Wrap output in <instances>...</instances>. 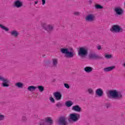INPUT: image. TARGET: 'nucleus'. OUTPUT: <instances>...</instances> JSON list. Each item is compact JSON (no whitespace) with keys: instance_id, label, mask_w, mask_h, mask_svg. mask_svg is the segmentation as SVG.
<instances>
[{"instance_id":"nucleus-20","label":"nucleus","mask_w":125,"mask_h":125,"mask_svg":"<svg viewBox=\"0 0 125 125\" xmlns=\"http://www.w3.org/2000/svg\"><path fill=\"white\" fill-rule=\"evenodd\" d=\"M0 29H2V30H3V31H5L6 32H8V31H9V28H8V27L1 24H0Z\"/></svg>"},{"instance_id":"nucleus-35","label":"nucleus","mask_w":125,"mask_h":125,"mask_svg":"<svg viewBox=\"0 0 125 125\" xmlns=\"http://www.w3.org/2000/svg\"><path fill=\"white\" fill-rule=\"evenodd\" d=\"M74 15H76V16H78L79 15H80V12H74Z\"/></svg>"},{"instance_id":"nucleus-8","label":"nucleus","mask_w":125,"mask_h":125,"mask_svg":"<svg viewBox=\"0 0 125 125\" xmlns=\"http://www.w3.org/2000/svg\"><path fill=\"white\" fill-rule=\"evenodd\" d=\"M58 125H68V122L65 117H61L58 121Z\"/></svg>"},{"instance_id":"nucleus-2","label":"nucleus","mask_w":125,"mask_h":125,"mask_svg":"<svg viewBox=\"0 0 125 125\" xmlns=\"http://www.w3.org/2000/svg\"><path fill=\"white\" fill-rule=\"evenodd\" d=\"M61 52L62 54H65V57L66 58H72L75 56V53H74V50L73 48H70V51H69L68 48H62L61 49Z\"/></svg>"},{"instance_id":"nucleus-21","label":"nucleus","mask_w":125,"mask_h":125,"mask_svg":"<svg viewBox=\"0 0 125 125\" xmlns=\"http://www.w3.org/2000/svg\"><path fill=\"white\" fill-rule=\"evenodd\" d=\"M15 86H17V87H19V88H23V86H24V84L22 83L18 82L15 83Z\"/></svg>"},{"instance_id":"nucleus-39","label":"nucleus","mask_w":125,"mask_h":125,"mask_svg":"<svg viewBox=\"0 0 125 125\" xmlns=\"http://www.w3.org/2000/svg\"><path fill=\"white\" fill-rule=\"evenodd\" d=\"M37 3H38V1H35V4H37Z\"/></svg>"},{"instance_id":"nucleus-17","label":"nucleus","mask_w":125,"mask_h":125,"mask_svg":"<svg viewBox=\"0 0 125 125\" xmlns=\"http://www.w3.org/2000/svg\"><path fill=\"white\" fill-rule=\"evenodd\" d=\"M45 122L46 124H49V125H52L53 124V120H52V119L51 117H48L46 118H45Z\"/></svg>"},{"instance_id":"nucleus-9","label":"nucleus","mask_w":125,"mask_h":125,"mask_svg":"<svg viewBox=\"0 0 125 125\" xmlns=\"http://www.w3.org/2000/svg\"><path fill=\"white\" fill-rule=\"evenodd\" d=\"M13 6L16 8H20L23 6V2L20 0H16L13 2Z\"/></svg>"},{"instance_id":"nucleus-22","label":"nucleus","mask_w":125,"mask_h":125,"mask_svg":"<svg viewBox=\"0 0 125 125\" xmlns=\"http://www.w3.org/2000/svg\"><path fill=\"white\" fill-rule=\"evenodd\" d=\"M37 87L35 86H29L28 88L27 89L29 91H34V90H36L37 89Z\"/></svg>"},{"instance_id":"nucleus-26","label":"nucleus","mask_w":125,"mask_h":125,"mask_svg":"<svg viewBox=\"0 0 125 125\" xmlns=\"http://www.w3.org/2000/svg\"><path fill=\"white\" fill-rule=\"evenodd\" d=\"M104 57L106 59H110L113 57V56H112L111 54H105L104 55Z\"/></svg>"},{"instance_id":"nucleus-36","label":"nucleus","mask_w":125,"mask_h":125,"mask_svg":"<svg viewBox=\"0 0 125 125\" xmlns=\"http://www.w3.org/2000/svg\"><path fill=\"white\" fill-rule=\"evenodd\" d=\"M42 0V5H44V4H45V0Z\"/></svg>"},{"instance_id":"nucleus-1","label":"nucleus","mask_w":125,"mask_h":125,"mask_svg":"<svg viewBox=\"0 0 125 125\" xmlns=\"http://www.w3.org/2000/svg\"><path fill=\"white\" fill-rule=\"evenodd\" d=\"M106 95L110 99H115L116 100H121L124 96L123 92L118 91L117 90H109Z\"/></svg>"},{"instance_id":"nucleus-16","label":"nucleus","mask_w":125,"mask_h":125,"mask_svg":"<svg viewBox=\"0 0 125 125\" xmlns=\"http://www.w3.org/2000/svg\"><path fill=\"white\" fill-rule=\"evenodd\" d=\"M115 68H116L115 66H109L104 68V72H111V71H113Z\"/></svg>"},{"instance_id":"nucleus-4","label":"nucleus","mask_w":125,"mask_h":125,"mask_svg":"<svg viewBox=\"0 0 125 125\" xmlns=\"http://www.w3.org/2000/svg\"><path fill=\"white\" fill-rule=\"evenodd\" d=\"M88 54V51L84 47H80L78 50V55L81 57L83 59L86 58Z\"/></svg>"},{"instance_id":"nucleus-25","label":"nucleus","mask_w":125,"mask_h":125,"mask_svg":"<svg viewBox=\"0 0 125 125\" xmlns=\"http://www.w3.org/2000/svg\"><path fill=\"white\" fill-rule=\"evenodd\" d=\"M11 35L13 37H15V38H17V37H18V35H19V33L17 32H11Z\"/></svg>"},{"instance_id":"nucleus-14","label":"nucleus","mask_w":125,"mask_h":125,"mask_svg":"<svg viewBox=\"0 0 125 125\" xmlns=\"http://www.w3.org/2000/svg\"><path fill=\"white\" fill-rule=\"evenodd\" d=\"M114 11L117 15H122L123 14V9L120 7L115 8Z\"/></svg>"},{"instance_id":"nucleus-30","label":"nucleus","mask_w":125,"mask_h":125,"mask_svg":"<svg viewBox=\"0 0 125 125\" xmlns=\"http://www.w3.org/2000/svg\"><path fill=\"white\" fill-rule=\"evenodd\" d=\"M49 100L51 102V103H55V100L52 97H50L49 98Z\"/></svg>"},{"instance_id":"nucleus-40","label":"nucleus","mask_w":125,"mask_h":125,"mask_svg":"<svg viewBox=\"0 0 125 125\" xmlns=\"http://www.w3.org/2000/svg\"><path fill=\"white\" fill-rule=\"evenodd\" d=\"M13 32H16V31H13Z\"/></svg>"},{"instance_id":"nucleus-13","label":"nucleus","mask_w":125,"mask_h":125,"mask_svg":"<svg viewBox=\"0 0 125 125\" xmlns=\"http://www.w3.org/2000/svg\"><path fill=\"white\" fill-rule=\"evenodd\" d=\"M54 96L56 98V100H61L62 95L59 92H56L54 93Z\"/></svg>"},{"instance_id":"nucleus-34","label":"nucleus","mask_w":125,"mask_h":125,"mask_svg":"<svg viewBox=\"0 0 125 125\" xmlns=\"http://www.w3.org/2000/svg\"><path fill=\"white\" fill-rule=\"evenodd\" d=\"M64 87H66V88H70V85H69V84L64 83Z\"/></svg>"},{"instance_id":"nucleus-33","label":"nucleus","mask_w":125,"mask_h":125,"mask_svg":"<svg viewBox=\"0 0 125 125\" xmlns=\"http://www.w3.org/2000/svg\"><path fill=\"white\" fill-rule=\"evenodd\" d=\"M56 106L58 108H61V107H62V104L58 103L56 104Z\"/></svg>"},{"instance_id":"nucleus-15","label":"nucleus","mask_w":125,"mask_h":125,"mask_svg":"<svg viewBox=\"0 0 125 125\" xmlns=\"http://www.w3.org/2000/svg\"><path fill=\"white\" fill-rule=\"evenodd\" d=\"M72 110L75 111V112H82V108L78 105L73 106L72 108Z\"/></svg>"},{"instance_id":"nucleus-37","label":"nucleus","mask_w":125,"mask_h":125,"mask_svg":"<svg viewBox=\"0 0 125 125\" xmlns=\"http://www.w3.org/2000/svg\"><path fill=\"white\" fill-rule=\"evenodd\" d=\"M97 48L98 50H100V49H101V46L100 45H98L97 47Z\"/></svg>"},{"instance_id":"nucleus-32","label":"nucleus","mask_w":125,"mask_h":125,"mask_svg":"<svg viewBox=\"0 0 125 125\" xmlns=\"http://www.w3.org/2000/svg\"><path fill=\"white\" fill-rule=\"evenodd\" d=\"M4 120V115L0 114V121Z\"/></svg>"},{"instance_id":"nucleus-12","label":"nucleus","mask_w":125,"mask_h":125,"mask_svg":"<svg viewBox=\"0 0 125 125\" xmlns=\"http://www.w3.org/2000/svg\"><path fill=\"white\" fill-rule=\"evenodd\" d=\"M95 94L99 97H101V96H103L104 95V92H103V90H102V89L98 88L96 90Z\"/></svg>"},{"instance_id":"nucleus-11","label":"nucleus","mask_w":125,"mask_h":125,"mask_svg":"<svg viewBox=\"0 0 125 125\" xmlns=\"http://www.w3.org/2000/svg\"><path fill=\"white\" fill-rule=\"evenodd\" d=\"M95 19V16L93 14H89L85 17V20L87 22H93Z\"/></svg>"},{"instance_id":"nucleus-29","label":"nucleus","mask_w":125,"mask_h":125,"mask_svg":"<svg viewBox=\"0 0 125 125\" xmlns=\"http://www.w3.org/2000/svg\"><path fill=\"white\" fill-rule=\"evenodd\" d=\"M39 125H46V123H45V121H41L39 122Z\"/></svg>"},{"instance_id":"nucleus-27","label":"nucleus","mask_w":125,"mask_h":125,"mask_svg":"<svg viewBox=\"0 0 125 125\" xmlns=\"http://www.w3.org/2000/svg\"><path fill=\"white\" fill-rule=\"evenodd\" d=\"M27 121V117H26V116H22L21 122H22L23 123H26Z\"/></svg>"},{"instance_id":"nucleus-28","label":"nucleus","mask_w":125,"mask_h":125,"mask_svg":"<svg viewBox=\"0 0 125 125\" xmlns=\"http://www.w3.org/2000/svg\"><path fill=\"white\" fill-rule=\"evenodd\" d=\"M96 8L97 9H102V8H103V6L99 5V4H97L95 5Z\"/></svg>"},{"instance_id":"nucleus-23","label":"nucleus","mask_w":125,"mask_h":125,"mask_svg":"<svg viewBox=\"0 0 125 125\" xmlns=\"http://www.w3.org/2000/svg\"><path fill=\"white\" fill-rule=\"evenodd\" d=\"M73 104V102H72V101H67L65 102V106H66V107H71V106H72Z\"/></svg>"},{"instance_id":"nucleus-24","label":"nucleus","mask_w":125,"mask_h":125,"mask_svg":"<svg viewBox=\"0 0 125 125\" xmlns=\"http://www.w3.org/2000/svg\"><path fill=\"white\" fill-rule=\"evenodd\" d=\"M40 92H43L44 91V87L42 85H39L37 87Z\"/></svg>"},{"instance_id":"nucleus-18","label":"nucleus","mask_w":125,"mask_h":125,"mask_svg":"<svg viewBox=\"0 0 125 125\" xmlns=\"http://www.w3.org/2000/svg\"><path fill=\"white\" fill-rule=\"evenodd\" d=\"M93 70H94V69L90 66H86L84 68V70L85 72H86V73H91Z\"/></svg>"},{"instance_id":"nucleus-10","label":"nucleus","mask_w":125,"mask_h":125,"mask_svg":"<svg viewBox=\"0 0 125 125\" xmlns=\"http://www.w3.org/2000/svg\"><path fill=\"white\" fill-rule=\"evenodd\" d=\"M110 31H114V32H122V31L124 30L120 25H113L110 29Z\"/></svg>"},{"instance_id":"nucleus-7","label":"nucleus","mask_w":125,"mask_h":125,"mask_svg":"<svg viewBox=\"0 0 125 125\" xmlns=\"http://www.w3.org/2000/svg\"><path fill=\"white\" fill-rule=\"evenodd\" d=\"M88 58L89 59H103V57L97 55L96 53L95 52H90L88 56Z\"/></svg>"},{"instance_id":"nucleus-31","label":"nucleus","mask_w":125,"mask_h":125,"mask_svg":"<svg viewBox=\"0 0 125 125\" xmlns=\"http://www.w3.org/2000/svg\"><path fill=\"white\" fill-rule=\"evenodd\" d=\"M88 92L90 94H93V90L91 88H89L88 89Z\"/></svg>"},{"instance_id":"nucleus-5","label":"nucleus","mask_w":125,"mask_h":125,"mask_svg":"<svg viewBox=\"0 0 125 125\" xmlns=\"http://www.w3.org/2000/svg\"><path fill=\"white\" fill-rule=\"evenodd\" d=\"M0 82H2L1 85L3 87H8V86H9L10 81H9L8 79L0 75Z\"/></svg>"},{"instance_id":"nucleus-19","label":"nucleus","mask_w":125,"mask_h":125,"mask_svg":"<svg viewBox=\"0 0 125 125\" xmlns=\"http://www.w3.org/2000/svg\"><path fill=\"white\" fill-rule=\"evenodd\" d=\"M53 67H56L58 64V59L57 58L53 59L52 62Z\"/></svg>"},{"instance_id":"nucleus-6","label":"nucleus","mask_w":125,"mask_h":125,"mask_svg":"<svg viewBox=\"0 0 125 125\" xmlns=\"http://www.w3.org/2000/svg\"><path fill=\"white\" fill-rule=\"evenodd\" d=\"M41 26L44 29L45 31H53L54 29V25L48 24L46 22H42Z\"/></svg>"},{"instance_id":"nucleus-38","label":"nucleus","mask_w":125,"mask_h":125,"mask_svg":"<svg viewBox=\"0 0 125 125\" xmlns=\"http://www.w3.org/2000/svg\"><path fill=\"white\" fill-rule=\"evenodd\" d=\"M122 66L125 67V62L123 64Z\"/></svg>"},{"instance_id":"nucleus-3","label":"nucleus","mask_w":125,"mask_h":125,"mask_svg":"<svg viewBox=\"0 0 125 125\" xmlns=\"http://www.w3.org/2000/svg\"><path fill=\"white\" fill-rule=\"evenodd\" d=\"M81 118V115L79 113H73L69 115V118L68 119L69 122H73L76 123L78 122V120H80Z\"/></svg>"}]
</instances>
